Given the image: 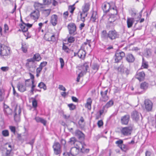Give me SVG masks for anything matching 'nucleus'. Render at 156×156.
<instances>
[{
    "label": "nucleus",
    "mask_w": 156,
    "mask_h": 156,
    "mask_svg": "<svg viewBox=\"0 0 156 156\" xmlns=\"http://www.w3.org/2000/svg\"><path fill=\"white\" fill-rule=\"evenodd\" d=\"M119 36L118 33L115 30H109L108 33L106 30H103L101 34V41L106 43L108 42V39L112 41L118 38Z\"/></svg>",
    "instance_id": "f257e3e1"
},
{
    "label": "nucleus",
    "mask_w": 156,
    "mask_h": 156,
    "mask_svg": "<svg viewBox=\"0 0 156 156\" xmlns=\"http://www.w3.org/2000/svg\"><path fill=\"white\" fill-rule=\"evenodd\" d=\"M10 54V48L0 44V55L1 56H7Z\"/></svg>",
    "instance_id": "f03ea898"
},
{
    "label": "nucleus",
    "mask_w": 156,
    "mask_h": 156,
    "mask_svg": "<svg viewBox=\"0 0 156 156\" xmlns=\"http://www.w3.org/2000/svg\"><path fill=\"white\" fill-rule=\"evenodd\" d=\"M116 8V7L114 6V7H112V9H111V13L108 19L110 23L114 22L119 17Z\"/></svg>",
    "instance_id": "7ed1b4c3"
},
{
    "label": "nucleus",
    "mask_w": 156,
    "mask_h": 156,
    "mask_svg": "<svg viewBox=\"0 0 156 156\" xmlns=\"http://www.w3.org/2000/svg\"><path fill=\"white\" fill-rule=\"evenodd\" d=\"M85 146L86 144L83 142L78 141L75 144L74 148L82 153H88L89 150L88 149H85L84 146Z\"/></svg>",
    "instance_id": "20e7f679"
},
{
    "label": "nucleus",
    "mask_w": 156,
    "mask_h": 156,
    "mask_svg": "<svg viewBox=\"0 0 156 156\" xmlns=\"http://www.w3.org/2000/svg\"><path fill=\"white\" fill-rule=\"evenodd\" d=\"M44 38L47 41L53 42H55L57 40L55 33L49 32H47L45 34Z\"/></svg>",
    "instance_id": "39448f33"
},
{
    "label": "nucleus",
    "mask_w": 156,
    "mask_h": 156,
    "mask_svg": "<svg viewBox=\"0 0 156 156\" xmlns=\"http://www.w3.org/2000/svg\"><path fill=\"white\" fill-rule=\"evenodd\" d=\"M125 56V53L120 50L117 51L115 56V62H119Z\"/></svg>",
    "instance_id": "423d86ee"
},
{
    "label": "nucleus",
    "mask_w": 156,
    "mask_h": 156,
    "mask_svg": "<svg viewBox=\"0 0 156 156\" xmlns=\"http://www.w3.org/2000/svg\"><path fill=\"white\" fill-rule=\"evenodd\" d=\"M133 129V125L123 127L121 130V133L124 136H129L131 134Z\"/></svg>",
    "instance_id": "0eeeda50"
},
{
    "label": "nucleus",
    "mask_w": 156,
    "mask_h": 156,
    "mask_svg": "<svg viewBox=\"0 0 156 156\" xmlns=\"http://www.w3.org/2000/svg\"><path fill=\"white\" fill-rule=\"evenodd\" d=\"M67 27L70 34L73 36L77 34L76 26L74 23H69Z\"/></svg>",
    "instance_id": "6e6552de"
},
{
    "label": "nucleus",
    "mask_w": 156,
    "mask_h": 156,
    "mask_svg": "<svg viewBox=\"0 0 156 156\" xmlns=\"http://www.w3.org/2000/svg\"><path fill=\"white\" fill-rule=\"evenodd\" d=\"M52 147L53 149L54 153L55 155H58L61 154L62 152L61 147L58 142H54Z\"/></svg>",
    "instance_id": "1a4fd4ad"
},
{
    "label": "nucleus",
    "mask_w": 156,
    "mask_h": 156,
    "mask_svg": "<svg viewBox=\"0 0 156 156\" xmlns=\"http://www.w3.org/2000/svg\"><path fill=\"white\" fill-rule=\"evenodd\" d=\"M108 90H107L103 91H101L100 92V94L101 97L100 98V101L101 102H106L109 99V97L107 95Z\"/></svg>",
    "instance_id": "9d476101"
},
{
    "label": "nucleus",
    "mask_w": 156,
    "mask_h": 156,
    "mask_svg": "<svg viewBox=\"0 0 156 156\" xmlns=\"http://www.w3.org/2000/svg\"><path fill=\"white\" fill-rule=\"evenodd\" d=\"M41 59L40 55L38 53L35 54L33 57L31 58L27 59V61L28 62H35V61L39 62Z\"/></svg>",
    "instance_id": "9b49d317"
},
{
    "label": "nucleus",
    "mask_w": 156,
    "mask_h": 156,
    "mask_svg": "<svg viewBox=\"0 0 156 156\" xmlns=\"http://www.w3.org/2000/svg\"><path fill=\"white\" fill-rule=\"evenodd\" d=\"M145 108L148 112L152 110L153 104L152 102L148 99H146L144 101Z\"/></svg>",
    "instance_id": "f8f14e48"
},
{
    "label": "nucleus",
    "mask_w": 156,
    "mask_h": 156,
    "mask_svg": "<svg viewBox=\"0 0 156 156\" xmlns=\"http://www.w3.org/2000/svg\"><path fill=\"white\" fill-rule=\"evenodd\" d=\"M30 62H28L26 64V66L28 70L31 72H34L35 70L36 65L35 62H32L30 63Z\"/></svg>",
    "instance_id": "ddd939ff"
},
{
    "label": "nucleus",
    "mask_w": 156,
    "mask_h": 156,
    "mask_svg": "<svg viewBox=\"0 0 156 156\" xmlns=\"http://www.w3.org/2000/svg\"><path fill=\"white\" fill-rule=\"evenodd\" d=\"M130 116L128 114H126L121 117V122L122 125H128L130 119Z\"/></svg>",
    "instance_id": "4468645a"
},
{
    "label": "nucleus",
    "mask_w": 156,
    "mask_h": 156,
    "mask_svg": "<svg viewBox=\"0 0 156 156\" xmlns=\"http://www.w3.org/2000/svg\"><path fill=\"white\" fill-rule=\"evenodd\" d=\"M40 15V12L38 10L34 11L30 15L31 18L36 21L38 19Z\"/></svg>",
    "instance_id": "2eb2a0df"
},
{
    "label": "nucleus",
    "mask_w": 156,
    "mask_h": 156,
    "mask_svg": "<svg viewBox=\"0 0 156 156\" xmlns=\"http://www.w3.org/2000/svg\"><path fill=\"white\" fill-rule=\"evenodd\" d=\"M89 68L88 63H85L79 67V69L81 70L80 73L83 74L86 73Z\"/></svg>",
    "instance_id": "dca6fc26"
},
{
    "label": "nucleus",
    "mask_w": 156,
    "mask_h": 156,
    "mask_svg": "<svg viewBox=\"0 0 156 156\" xmlns=\"http://www.w3.org/2000/svg\"><path fill=\"white\" fill-rule=\"evenodd\" d=\"M112 7L108 3L107 4H104L102 5V9L103 11L105 13H107L109 11L111 12V9H112V7Z\"/></svg>",
    "instance_id": "f3484780"
},
{
    "label": "nucleus",
    "mask_w": 156,
    "mask_h": 156,
    "mask_svg": "<svg viewBox=\"0 0 156 156\" xmlns=\"http://www.w3.org/2000/svg\"><path fill=\"white\" fill-rule=\"evenodd\" d=\"M75 136L80 140H83L85 138L84 134L79 129L76 130L75 132Z\"/></svg>",
    "instance_id": "a211bd4d"
},
{
    "label": "nucleus",
    "mask_w": 156,
    "mask_h": 156,
    "mask_svg": "<svg viewBox=\"0 0 156 156\" xmlns=\"http://www.w3.org/2000/svg\"><path fill=\"white\" fill-rule=\"evenodd\" d=\"M145 74L144 72L137 73L135 76L136 78L140 81L143 80L145 78Z\"/></svg>",
    "instance_id": "6ab92c4d"
},
{
    "label": "nucleus",
    "mask_w": 156,
    "mask_h": 156,
    "mask_svg": "<svg viewBox=\"0 0 156 156\" xmlns=\"http://www.w3.org/2000/svg\"><path fill=\"white\" fill-rule=\"evenodd\" d=\"M140 114L136 111H133L131 114V117L133 120L136 121L139 120Z\"/></svg>",
    "instance_id": "aec40b11"
},
{
    "label": "nucleus",
    "mask_w": 156,
    "mask_h": 156,
    "mask_svg": "<svg viewBox=\"0 0 156 156\" xmlns=\"http://www.w3.org/2000/svg\"><path fill=\"white\" fill-rule=\"evenodd\" d=\"M86 54V52L84 50V48H81L78 51V57L79 58L83 59L85 58Z\"/></svg>",
    "instance_id": "412c9836"
},
{
    "label": "nucleus",
    "mask_w": 156,
    "mask_h": 156,
    "mask_svg": "<svg viewBox=\"0 0 156 156\" xmlns=\"http://www.w3.org/2000/svg\"><path fill=\"white\" fill-rule=\"evenodd\" d=\"M58 19V16L55 14H53L51 16L50 23L53 26H55L57 24Z\"/></svg>",
    "instance_id": "4be33fe9"
},
{
    "label": "nucleus",
    "mask_w": 156,
    "mask_h": 156,
    "mask_svg": "<svg viewBox=\"0 0 156 156\" xmlns=\"http://www.w3.org/2000/svg\"><path fill=\"white\" fill-rule=\"evenodd\" d=\"M98 16L96 12H93L92 16L90 17V20L91 21L93 22H97L98 21Z\"/></svg>",
    "instance_id": "5701e85b"
},
{
    "label": "nucleus",
    "mask_w": 156,
    "mask_h": 156,
    "mask_svg": "<svg viewBox=\"0 0 156 156\" xmlns=\"http://www.w3.org/2000/svg\"><path fill=\"white\" fill-rule=\"evenodd\" d=\"M126 60L129 63L133 62L135 61L133 55L130 53L128 54L126 56Z\"/></svg>",
    "instance_id": "b1692460"
},
{
    "label": "nucleus",
    "mask_w": 156,
    "mask_h": 156,
    "mask_svg": "<svg viewBox=\"0 0 156 156\" xmlns=\"http://www.w3.org/2000/svg\"><path fill=\"white\" fill-rule=\"evenodd\" d=\"M17 87L18 90L21 92H23L26 90L25 85L22 83H19L17 85Z\"/></svg>",
    "instance_id": "393cba45"
},
{
    "label": "nucleus",
    "mask_w": 156,
    "mask_h": 156,
    "mask_svg": "<svg viewBox=\"0 0 156 156\" xmlns=\"http://www.w3.org/2000/svg\"><path fill=\"white\" fill-rule=\"evenodd\" d=\"M149 86L148 83L146 82L141 83L140 85V88L143 90H147Z\"/></svg>",
    "instance_id": "a878e982"
},
{
    "label": "nucleus",
    "mask_w": 156,
    "mask_h": 156,
    "mask_svg": "<svg viewBox=\"0 0 156 156\" xmlns=\"http://www.w3.org/2000/svg\"><path fill=\"white\" fill-rule=\"evenodd\" d=\"M92 103V100L90 98H88L87 101V103L85 105L86 107L88 109L90 110L91 108V105Z\"/></svg>",
    "instance_id": "bb28decb"
},
{
    "label": "nucleus",
    "mask_w": 156,
    "mask_h": 156,
    "mask_svg": "<svg viewBox=\"0 0 156 156\" xmlns=\"http://www.w3.org/2000/svg\"><path fill=\"white\" fill-rule=\"evenodd\" d=\"M90 4L89 3H85L82 6V11L87 12L90 9Z\"/></svg>",
    "instance_id": "cd10ccee"
},
{
    "label": "nucleus",
    "mask_w": 156,
    "mask_h": 156,
    "mask_svg": "<svg viewBox=\"0 0 156 156\" xmlns=\"http://www.w3.org/2000/svg\"><path fill=\"white\" fill-rule=\"evenodd\" d=\"M87 12L82 11L80 14L81 20L83 22H84L85 20V18L87 16Z\"/></svg>",
    "instance_id": "c85d7f7f"
},
{
    "label": "nucleus",
    "mask_w": 156,
    "mask_h": 156,
    "mask_svg": "<svg viewBox=\"0 0 156 156\" xmlns=\"http://www.w3.org/2000/svg\"><path fill=\"white\" fill-rule=\"evenodd\" d=\"M134 19L132 18H128L127 20V26L128 28H130L132 27Z\"/></svg>",
    "instance_id": "c756f323"
},
{
    "label": "nucleus",
    "mask_w": 156,
    "mask_h": 156,
    "mask_svg": "<svg viewBox=\"0 0 156 156\" xmlns=\"http://www.w3.org/2000/svg\"><path fill=\"white\" fill-rule=\"evenodd\" d=\"M5 90L3 89H0V101H3L4 95Z\"/></svg>",
    "instance_id": "7c9ffc66"
},
{
    "label": "nucleus",
    "mask_w": 156,
    "mask_h": 156,
    "mask_svg": "<svg viewBox=\"0 0 156 156\" xmlns=\"http://www.w3.org/2000/svg\"><path fill=\"white\" fill-rule=\"evenodd\" d=\"M51 9H44L42 10V13L46 17H48L50 14Z\"/></svg>",
    "instance_id": "2f4dec72"
},
{
    "label": "nucleus",
    "mask_w": 156,
    "mask_h": 156,
    "mask_svg": "<svg viewBox=\"0 0 156 156\" xmlns=\"http://www.w3.org/2000/svg\"><path fill=\"white\" fill-rule=\"evenodd\" d=\"M20 27L23 32H26L28 30V28L26 27V23L23 22V24L20 25Z\"/></svg>",
    "instance_id": "473e14b6"
},
{
    "label": "nucleus",
    "mask_w": 156,
    "mask_h": 156,
    "mask_svg": "<svg viewBox=\"0 0 156 156\" xmlns=\"http://www.w3.org/2000/svg\"><path fill=\"white\" fill-rule=\"evenodd\" d=\"M141 67L144 69H147L148 67V62L146 61L144 58H142V62Z\"/></svg>",
    "instance_id": "72a5a7b5"
},
{
    "label": "nucleus",
    "mask_w": 156,
    "mask_h": 156,
    "mask_svg": "<svg viewBox=\"0 0 156 156\" xmlns=\"http://www.w3.org/2000/svg\"><path fill=\"white\" fill-rule=\"evenodd\" d=\"M99 68V65L97 63H94L92 64V69L96 72L98 71Z\"/></svg>",
    "instance_id": "f704fd0d"
},
{
    "label": "nucleus",
    "mask_w": 156,
    "mask_h": 156,
    "mask_svg": "<svg viewBox=\"0 0 156 156\" xmlns=\"http://www.w3.org/2000/svg\"><path fill=\"white\" fill-rule=\"evenodd\" d=\"M78 141L75 137H72L70 139V140L69 142L70 144H73L75 145L77 143V142Z\"/></svg>",
    "instance_id": "c9c22d12"
},
{
    "label": "nucleus",
    "mask_w": 156,
    "mask_h": 156,
    "mask_svg": "<svg viewBox=\"0 0 156 156\" xmlns=\"http://www.w3.org/2000/svg\"><path fill=\"white\" fill-rule=\"evenodd\" d=\"M119 148L122 151L125 152H126L129 149L128 146L123 144Z\"/></svg>",
    "instance_id": "e433bc0d"
},
{
    "label": "nucleus",
    "mask_w": 156,
    "mask_h": 156,
    "mask_svg": "<svg viewBox=\"0 0 156 156\" xmlns=\"http://www.w3.org/2000/svg\"><path fill=\"white\" fill-rule=\"evenodd\" d=\"M125 67L122 65H121L118 68V71L119 72H120L122 74L124 73V69Z\"/></svg>",
    "instance_id": "4c0bfd02"
},
{
    "label": "nucleus",
    "mask_w": 156,
    "mask_h": 156,
    "mask_svg": "<svg viewBox=\"0 0 156 156\" xmlns=\"http://www.w3.org/2000/svg\"><path fill=\"white\" fill-rule=\"evenodd\" d=\"M114 101L112 100H111L108 101L104 106V107L108 108L113 105Z\"/></svg>",
    "instance_id": "58836bf2"
},
{
    "label": "nucleus",
    "mask_w": 156,
    "mask_h": 156,
    "mask_svg": "<svg viewBox=\"0 0 156 156\" xmlns=\"http://www.w3.org/2000/svg\"><path fill=\"white\" fill-rule=\"evenodd\" d=\"M16 108L14 111V119L16 122L19 121L20 120V116L17 115L16 112Z\"/></svg>",
    "instance_id": "ea45409f"
},
{
    "label": "nucleus",
    "mask_w": 156,
    "mask_h": 156,
    "mask_svg": "<svg viewBox=\"0 0 156 156\" xmlns=\"http://www.w3.org/2000/svg\"><path fill=\"white\" fill-rule=\"evenodd\" d=\"M38 87L41 89H43L44 90H45L47 89V87L46 85L42 82H41L39 83Z\"/></svg>",
    "instance_id": "a19ab883"
},
{
    "label": "nucleus",
    "mask_w": 156,
    "mask_h": 156,
    "mask_svg": "<svg viewBox=\"0 0 156 156\" xmlns=\"http://www.w3.org/2000/svg\"><path fill=\"white\" fill-rule=\"evenodd\" d=\"M4 112L7 115H11L12 113V110L10 108L4 109Z\"/></svg>",
    "instance_id": "79ce46f5"
},
{
    "label": "nucleus",
    "mask_w": 156,
    "mask_h": 156,
    "mask_svg": "<svg viewBox=\"0 0 156 156\" xmlns=\"http://www.w3.org/2000/svg\"><path fill=\"white\" fill-rule=\"evenodd\" d=\"M84 122V119L83 117L82 116L81 117L80 119L78 122V124L79 125L80 127L83 128L84 127V125L83 124H80V122L83 123Z\"/></svg>",
    "instance_id": "37998d69"
},
{
    "label": "nucleus",
    "mask_w": 156,
    "mask_h": 156,
    "mask_svg": "<svg viewBox=\"0 0 156 156\" xmlns=\"http://www.w3.org/2000/svg\"><path fill=\"white\" fill-rule=\"evenodd\" d=\"M62 49L66 53H69V49L67 46L65 45V43H63Z\"/></svg>",
    "instance_id": "c03bdc74"
},
{
    "label": "nucleus",
    "mask_w": 156,
    "mask_h": 156,
    "mask_svg": "<svg viewBox=\"0 0 156 156\" xmlns=\"http://www.w3.org/2000/svg\"><path fill=\"white\" fill-rule=\"evenodd\" d=\"M34 80H33L32 81V86L31 87V89L30 90V93L32 94H34V92L35 91V89L34 88L35 87V85L34 84Z\"/></svg>",
    "instance_id": "a18cd8bd"
},
{
    "label": "nucleus",
    "mask_w": 156,
    "mask_h": 156,
    "mask_svg": "<svg viewBox=\"0 0 156 156\" xmlns=\"http://www.w3.org/2000/svg\"><path fill=\"white\" fill-rule=\"evenodd\" d=\"M115 144L119 147H120L123 144V141L122 140H119L115 142Z\"/></svg>",
    "instance_id": "49530a36"
},
{
    "label": "nucleus",
    "mask_w": 156,
    "mask_h": 156,
    "mask_svg": "<svg viewBox=\"0 0 156 156\" xmlns=\"http://www.w3.org/2000/svg\"><path fill=\"white\" fill-rule=\"evenodd\" d=\"M2 135L5 137H7L9 136V133L8 130H3L2 132Z\"/></svg>",
    "instance_id": "de8ad7c7"
},
{
    "label": "nucleus",
    "mask_w": 156,
    "mask_h": 156,
    "mask_svg": "<svg viewBox=\"0 0 156 156\" xmlns=\"http://www.w3.org/2000/svg\"><path fill=\"white\" fill-rule=\"evenodd\" d=\"M33 100L32 101V104L33 107L34 108H36L37 106V101L35 98H33Z\"/></svg>",
    "instance_id": "09e8293b"
},
{
    "label": "nucleus",
    "mask_w": 156,
    "mask_h": 156,
    "mask_svg": "<svg viewBox=\"0 0 156 156\" xmlns=\"http://www.w3.org/2000/svg\"><path fill=\"white\" fill-rule=\"evenodd\" d=\"M75 4H73V5H70L69 7V12L72 14H73L74 12V10L75 9V8L74 7Z\"/></svg>",
    "instance_id": "8fccbe9b"
},
{
    "label": "nucleus",
    "mask_w": 156,
    "mask_h": 156,
    "mask_svg": "<svg viewBox=\"0 0 156 156\" xmlns=\"http://www.w3.org/2000/svg\"><path fill=\"white\" fill-rule=\"evenodd\" d=\"M9 128L10 129L11 132L13 133L14 134H15L16 132V127L14 126H9Z\"/></svg>",
    "instance_id": "3c124183"
},
{
    "label": "nucleus",
    "mask_w": 156,
    "mask_h": 156,
    "mask_svg": "<svg viewBox=\"0 0 156 156\" xmlns=\"http://www.w3.org/2000/svg\"><path fill=\"white\" fill-rule=\"evenodd\" d=\"M68 106L70 110H74L76 108V106L73 104H68Z\"/></svg>",
    "instance_id": "603ef678"
},
{
    "label": "nucleus",
    "mask_w": 156,
    "mask_h": 156,
    "mask_svg": "<svg viewBox=\"0 0 156 156\" xmlns=\"http://www.w3.org/2000/svg\"><path fill=\"white\" fill-rule=\"evenodd\" d=\"M59 61L61 64V68L62 69L63 68L65 64L64 60L62 58H59Z\"/></svg>",
    "instance_id": "864d4df0"
},
{
    "label": "nucleus",
    "mask_w": 156,
    "mask_h": 156,
    "mask_svg": "<svg viewBox=\"0 0 156 156\" xmlns=\"http://www.w3.org/2000/svg\"><path fill=\"white\" fill-rule=\"evenodd\" d=\"M75 39L74 37L72 36H70L68 39V41L69 43H72L74 42Z\"/></svg>",
    "instance_id": "5fc2aeb1"
},
{
    "label": "nucleus",
    "mask_w": 156,
    "mask_h": 156,
    "mask_svg": "<svg viewBox=\"0 0 156 156\" xmlns=\"http://www.w3.org/2000/svg\"><path fill=\"white\" fill-rule=\"evenodd\" d=\"M51 0H43V3L44 5H48L51 3Z\"/></svg>",
    "instance_id": "6e6d98bb"
},
{
    "label": "nucleus",
    "mask_w": 156,
    "mask_h": 156,
    "mask_svg": "<svg viewBox=\"0 0 156 156\" xmlns=\"http://www.w3.org/2000/svg\"><path fill=\"white\" fill-rule=\"evenodd\" d=\"M146 51L145 53V54L147 56H149L151 55V50L149 49H146Z\"/></svg>",
    "instance_id": "4d7b16f0"
},
{
    "label": "nucleus",
    "mask_w": 156,
    "mask_h": 156,
    "mask_svg": "<svg viewBox=\"0 0 156 156\" xmlns=\"http://www.w3.org/2000/svg\"><path fill=\"white\" fill-rule=\"evenodd\" d=\"M97 125L99 127H101L103 125V122L102 120H100L98 121Z\"/></svg>",
    "instance_id": "13d9d810"
},
{
    "label": "nucleus",
    "mask_w": 156,
    "mask_h": 156,
    "mask_svg": "<svg viewBox=\"0 0 156 156\" xmlns=\"http://www.w3.org/2000/svg\"><path fill=\"white\" fill-rule=\"evenodd\" d=\"M47 62H43L41 63L39 66L42 68L47 65Z\"/></svg>",
    "instance_id": "bf43d9fd"
},
{
    "label": "nucleus",
    "mask_w": 156,
    "mask_h": 156,
    "mask_svg": "<svg viewBox=\"0 0 156 156\" xmlns=\"http://www.w3.org/2000/svg\"><path fill=\"white\" fill-rule=\"evenodd\" d=\"M58 89L64 91H66V88L62 85H59L58 86Z\"/></svg>",
    "instance_id": "052dcab7"
},
{
    "label": "nucleus",
    "mask_w": 156,
    "mask_h": 156,
    "mask_svg": "<svg viewBox=\"0 0 156 156\" xmlns=\"http://www.w3.org/2000/svg\"><path fill=\"white\" fill-rule=\"evenodd\" d=\"M12 151V149H7L5 153V155L6 156H8L9 155H11V153Z\"/></svg>",
    "instance_id": "680f3d73"
},
{
    "label": "nucleus",
    "mask_w": 156,
    "mask_h": 156,
    "mask_svg": "<svg viewBox=\"0 0 156 156\" xmlns=\"http://www.w3.org/2000/svg\"><path fill=\"white\" fill-rule=\"evenodd\" d=\"M34 141H35L34 139H32L30 142H29L28 143H27V144H30L31 145V146L33 148V144H34Z\"/></svg>",
    "instance_id": "e2e57ef3"
},
{
    "label": "nucleus",
    "mask_w": 156,
    "mask_h": 156,
    "mask_svg": "<svg viewBox=\"0 0 156 156\" xmlns=\"http://www.w3.org/2000/svg\"><path fill=\"white\" fill-rule=\"evenodd\" d=\"M1 69L3 71L6 72L9 70V68L8 66L2 67L1 68Z\"/></svg>",
    "instance_id": "0e129e2a"
},
{
    "label": "nucleus",
    "mask_w": 156,
    "mask_h": 156,
    "mask_svg": "<svg viewBox=\"0 0 156 156\" xmlns=\"http://www.w3.org/2000/svg\"><path fill=\"white\" fill-rule=\"evenodd\" d=\"M9 29L8 25L6 24H5L4 25V32L6 33V31L9 30Z\"/></svg>",
    "instance_id": "69168bd1"
},
{
    "label": "nucleus",
    "mask_w": 156,
    "mask_h": 156,
    "mask_svg": "<svg viewBox=\"0 0 156 156\" xmlns=\"http://www.w3.org/2000/svg\"><path fill=\"white\" fill-rule=\"evenodd\" d=\"M34 119L37 122H40L42 118L39 117H35Z\"/></svg>",
    "instance_id": "338daca9"
},
{
    "label": "nucleus",
    "mask_w": 156,
    "mask_h": 156,
    "mask_svg": "<svg viewBox=\"0 0 156 156\" xmlns=\"http://www.w3.org/2000/svg\"><path fill=\"white\" fill-rule=\"evenodd\" d=\"M124 73L126 74V75H129V73L130 72V70L128 69L127 68H125L124 69Z\"/></svg>",
    "instance_id": "774afa93"
}]
</instances>
